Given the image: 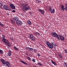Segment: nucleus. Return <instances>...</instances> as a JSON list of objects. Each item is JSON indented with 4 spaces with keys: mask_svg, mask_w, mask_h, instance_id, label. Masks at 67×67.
Returning a JSON list of instances; mask_svg holds the SVG:
<instances>
[{
    "mask_svg": "<svg viewBox=\"0 0 67 67\" xmlns=\"http://www.w3.org/2000/svg\"><path fill=\"white\" fill-rule=\"evenodd\" d=\"M28 5H29V4L27 2L23 4H22V7H23V9L25 10V11H27L29 9H30L31 7L30 6H28Z\"/></svg>",
    "mask_w": 67,
    "mask_h": 67,
    "instance_id": "f257e3e1",
    "label": "nucleus"
},
{
    "mask_svg": "<svg viewBox=\"0 0 67 67\" xmlns=\"http://www.w3.org/2000/svg\"><path fill=\"white\" fill-rule=\"evenodd\" d=\"M51 34L52 36H53V37H55L57 39L59 40H60V39L59 38V37L58 35V34H57L56 32H52L51 33Z\"/></svg>",
    "mask_w": 67,
    "mask_h": 67,
    "instance_id": "f03ea898",
    "label": "nucleus"
},
{
    "mask_svg": "<svg viewBox=\"0 0 67 67\" xmlns=\"http://www.w3.org/2000/svg\"><path fill=\"white\" fill-rule=\"evenodd\" d=\"M38 10L39 12L42 15H44V13H45V11H44V10L41 9H38Z\"/></svg>",
    "mask_w": 67,
    "mask_h": 67,
    "instance_id": "7ed1b4c3",
    "label": "nucleus"
},
{
    "mask_svg": "<svg viewBox=\"0 0 67 67\" xmlns=\"http://www.w3.org/2000/svg\"><path fill=\"white\" fill-rule=\"evenodd\" d=\"M30 36L31 40H32L33 41H35L36 39L35 38H34V36L33 35V34H31L30 35Z\"/></svg>",
    "mask_w": 67,
    "mask_h": 67,
    "instance_id": "20e7f679",
    "label": "nucleus"
},
{
    "mask_svg": "<svg viewBox=\"0 0 67 67\" xmlns=\"http://www.w3.org/2000/svg\"><path fill=\"white\" fill-rule=\"evenodd\" d=\"M3 8L5 10H9L10 9L9 8V7L7 5H4L3 6Z\"/></svg>",
    "mask_w": 67,
    "mask_h": 67,
    "instance_id": "39448f33",
    "label": "nucleus"
},
{
    "mask_svg": "<svg viewBox=\"0 0 67 67\" xmlns=\"http://www.w3.org/2000/svg\"><path fill=\"white\" fill-rule=\"evenodd\" d=\"M10 5L12 9H15V6L14 5H13V4H10Z\"/></svg>",
    "mask_w": 67,
    "mask_h": 67,
    "instance_id": "423d86ee",
    "label": "nucleus"
},
{
    "mask_svg": "<svg viewBox=\"0 0 67 67\" xmlns=\"http://www.w3.org/2000/svg\"><path fill=\"white\" fill-rule=\"evenodd\" d=\"M2 38L3 39L2 40L3 42L4 43H7L6 42H5V36L2 35Z\"/></svg>",
    "mask_w": 67,
    "mask_h": 67,
    "instance_id": "0eeeda50",
    "label": "nucleus"
},
{
    "mask_svg": "<svg viewBox=\"0 0 67 67\" xmlns=\"http://www.w3.org/2000/svg\"><path fill=\"white\" fill-rule=\"evenodd\" d=\"M16 24L18 25H22V21L20 20H17L16 21Z\"/></svg>",
    "mask_w": 67,
    "mask_h": 67,
    "instance_id": "6e6552de",
    "label": "nucleus"
},
{
    "mask_svg": "<svg viewBox=\"0 0 67 67\" xmlns=\"http://www.w3.org/2000/svg\"><path fill=\"white\" fill-rule=\"evenodd\" d=\"M59 36L60 37V39H61V40H62V41H64L65 40V37L63 36L60 35H59Z\"/></svg>",
    "mask_w": 67,
    "mask_h": 67,
    "instance_id": "1a4fd4ad",
    "label": "nucleus"
},
{
    "mask_svg": "<svg viewBox=\"0 0 67 67\" xmlns=\"http://www.w3.org/2000/svg\"><path fill=\"white\" fill-rule=\"evenodd\" d=\"M0 60L2 62L3 65H5L6 64V61H5L3 59H1Z\"/></svg>",
    "mask_w": 67,
    "mask_h": 67,
    "instance_id": "9d476101",
    "label": "nucleus"
},
{
    "mask_svg": "<svg viewBox=\"0 0 67 67\" xmlns=\"http://www.w3.org/2000/svg\"><path fill=\"white\" fill-rule=\"evenodd\" d=\"M13 20L15 23V22H16V21H17L18 20H19V18L17 17H15L13 18Z\"/></svg>",
    "mask_w": 67,
    "mask_h": 67,
    "instance_id": "9b49d317",
    "label": "nucleus"
},
{
    "mask_svg": "<svg viewBox=\"0 0 67 67\" xmlns=\"http://www.w3.org/2000/svg\"><path fill=\"white\" fill-rule=\"evenodd\" d=\"M5 64L8 67H10L11 66V65L9 63V62L7 61H6Z\"/></svg>",
    "mask_w": 67,
    "mask_h": 67,
    "instance_id": "f8f14e48",
    "label": "nucleus"
},
{
    "mask_svg": "<svg viewBox=\"0 0 67 67\" xmlns=\"http://www.w3.org/2000/svg\"><path fill=\"white\" fill-rule=\"evenodd\" d=\"M48 46L50 48H51V49H52L53 48V46L51 43H50L49 45H48Z\"/></svg>",
    "mask_w": 67,
    "mask_h": 67,
    "instance_id": "ddd939ff",
    "label": "nucleus"
},
{
    "mask_svg": "<svg viewBox=\"0 0 67 67\" xmlns=\"http://www.w3.org/2000/svg\"><path fill=\"white\" fill-rule=\"evenodd\" d=\"M61 8L62 10V11H64V5H61Z\"/></svg>",
    "mask_w": 67,
    "mask_h": 67,
    "instance_id": "4468645a",
    "label": "nucleus"
},
{
    "mask_svg": "<svg viewBox=\"0 0 67 67\" xmlns=\"http://www.w3.org/2000/svg\"><path fill=\"white\" fill-rule=\"evenodd\" d=\"M20 61L22 63H23V64H25V65H27V64L25 62H24L22 60H21Z\"/></svg>",
    "mask_w": 67,
    "mask_h": 67,
    "instance_id": "2eb2a0df",
    "label": "nucleus"
},
{
    "mask_svg": "<svg viewBox=\"0 0 67 67\" xmlns=\"http://www.w3.org/2000/svg\"><path fill=\"white\" fill-rule=\"evenodd\" d=\"M51 13H54L55 12V9H53V10H51Z\"/></svg>",
    "mask_w": 67,
    "mask_h": 67,
    "instance_id": "dca6fc26",
    "label": "nucleus"
},
{
    "mask_svg": "<svg viewBox=\"0 0 67 67\" xmlns=\"http://www.w3.org/2000/svg\"><path fill=\"white\" fill-rule=\"evenodd\" d=\"M11 51H10L9 52H8V56H10L11 55Z\"/></svg>",
    "mask_w": 67,
    "mask_h": 67,
    "instance_id": "f3484780",
    "label": "nucleus"
},
{
    "mask_svg": "<svg viewBox=\"0 0 67 67\" xmlns=\"http://www.w3.org/2000/svg\"><path fill=\"white\" fill-rule=\"evenodd\" d=\"M3 53V51L0 49V54H1V55H2Z\"/></svg>",
    "mask_w": 67,
    "mask_h": 67,
    "instance_id": "a211bd4d",
    "label": "nucleus"
},
{
    "mask_svg": "<svg viewBox=\"0 0 67 67\" xmlns=\"http://www.w3.org/2000/svg\"><path fill=\"white\" fill-rule=\"evenodd\" d=\"M14 49H15V50H16L17 51H19V49H18V48H17L16 47L14 46Z\"/></svg>",
    "mask_w": 67,
    "mask_h": 67,
    "instance_id": "6ab92c4d",
    "label": "nucleus"
},
{
    "mask_svg": "<svg viewBox=\"0 0 67 67\" xmlns=\"http://www.w3.org/2000/svg\"><path fill=\"white\" fill-rule=\"evenodd\" d=\"M52 63H53V64H54V65H56V63H55V62H54L53 60H51Z\"/></svg>",
    "mask_w": 67,
    "mask_h": 67,
    "instance_id": "aec40b11",
    "label": "nucleus"
},
{
    "mask_svg": "<svg viewBox=\"0 0 67 67\" xmlns=\"http://www.w3.org/2000/svg\"><path fill=\"white\" fill-rule=\"evenodd\" d=\"M27 23L28 24L30 25H31V24H32V23L30 21H28Z\"/></svg>",
    "mask_w": 67,
    "mask_h": 67,
    "instance_id": "412c9836",
    "label": "nucleus"
},
{
    "mask_svg": "<svg viewBox=\"0 0 67 67\" xmlns=\"http://www.w3.org/2000/svg\"><path fill=\"white\" fill-rule=\"evenodd\" d=\"M28 49L30 51H33V48H29V47H28Z\"/></svg>",
    "mask_w": 67,
    "mask_h": 67,
    "instance_id": "4be33fe9",
    "label": "nucleus"
},
{
    "mask_svg": "<svg viewBox=\"0 0 67 67\" xmlns=\"http://www.w3.org/2000/svg\"><path fill=\"white\" fill-rule=\"evenodd\" d=\"M46 43L48 46L49 45V44H50V43L48 42V41H46Z\"/></svg>",
    "mask_w": 67,
    "mask_h": 67,
    "instance_id": "5701e85b",
    "label": "nucleus"
},
{
    "mask_svg": "<svg viewBox=\"0 0 67 67\" xmlns=\"http://www.w3.org/2000/svg\"><path fill=\"white\" fill-rule=\"evenodd\" d=\"M35 33L36 35H39V36L40 35V34L38 33L37 32H35Z\"/></svg>",
    "mask_w": 67,
    "mask_h": 67,
    "instance_id": "b1692460",
    "label": "nucleus"
},
{
    "mask_svg": "<svg viewBox=\"0 0 67 67\" xmlns=\"http://www.w3.org/2000/svg\"><path fill=\"white\" fill-rule=\"evenodd\" d=\"M51 44L53 46H55V43H54V42H52L51 43Z\"/></svg>",
    "mask_w": 67,
    "mask_h": 67,
    "instance_id": "393cba45",
    "label": "nucleus"
},
{
    "mask_svg": "<svg viewBox=\"0 0 67 67\" xmlns=\"http://www.w3.org/2000/svg\"><path fill=\"white\" fill-rule=\"evenodd\" d=\"M27 58L28 60H30V61H31V58H30V57H27Z\"/></svg>",
    "mask_w": 67,
    "mask_h": 67,
    "instance_id": "a878e982",
    "label": "nucleus"
},
{
    "mask_svg": "<svg viewBox=\"0 0 67 67\" xmlns=\"http://www.w3.org/2000/svg\"><path fill=\"white\" fill-rule=\"evenodd\" d=\"M0 26H1L3 27L4 25L3 24H2V23H1V22H0Z\"/></svg>",
    "mask_w": 67,
    "mask_h": 67,
    "instance_id": "bb28decb",
    "label": "nucleus"
},
{
    "mask_svg": "<svg viewBox=\"0 0 67 67\" xmlns=\"http://www.w3.org/2000/svg\"><path fill=\"white\" fill-rule=\"evenodd\" d=\"M58 56L60 57V58H63V57H62V55L61 54H58Z\"/></svg>",
    "mask_w": 67,
    "mask_h": 67,
    "instance_id": "cd10ccee",
    "label": "nucleus"
},
{
    "mask_svg": "<svg viewBox=\"0 0 67 67\" xmlns=\"http://www.w3.org/2000/svg\"><path fill=\"white\" fill-rule=\"evenodd\" d=\"M3 4V3L2 2H1L0 3V8H2V6L3 5H2Z\"/></svg>",
    "mask_w": 67,
    "mask_h": 67,
    "instance_id": "c85d7f7f",
    "label": "nucleus"
},
{
    "mask_svg": "<svg viewBox=\"0 0 67 67\" xmlns=\"http://www.w3.org/2000/svg\"><path fill=\"white\" fill-rule=\"evenodd\" d=\"M35 1L37 2V3H40V2H41V1H40L35 0Z\"/></svg>",
    "mask_w": 67,
    "mask_h": 67,
    "instance_id": "c756f323",
    "label": "nucleus"
},
{
    "mask_svg": "<svg viewBox=\"0 0 67 67\" xmlns=\"http://www.w3.org/2000/svg\"><path fill=\"white\" fill-rule=\"evenodd\" d=\"M11 21L13 23H15V22L13 20V19H11Z\"/></svg>",
    "mask_w": 67,
    "mask_h": 67,
    "instance_id": "7c9ffc66",
    "label": "nucleus"
},
{
    "mask_svg": "<svg viewBox=\"0 0 67 67\" xmlns=\"http://www.w3.org/2000/svg\"><path fill=\"white\" fill-rule=\"evenodd\" d=\"M37 65H39V66H42V63H37Z\"/></svg>",
    "mask_w": 67,
    "mask_h": 67,
    "instance_id": "2f4dec72",
    "label": "nucleus"
},
{
    "mask_svg": "<svg viewBox=\"0 0 67 67\" xmlns=\"http://www.w3.org/2000/svg\"><path fill=\"white\" fill-rule=\"evenodd\" d=\"M52 8L51 6H50V7H49V10L50 11H51V10H52Z\"/></svg>",
    "mask_w": 67,
    "mask_h": 67,
    "instance_id": "473e14b6",
    "label": "nucleus"
},
{
    "mask_svg": "<svg viewBox=\"0 0 67 67\" xmlns=\"http://www.w3.org/2000/svg\"><path fill=\"white\" fill-rule=\"evenodd\" d=\"M64 10H65V11H67V6H66V7H65V8H64Z\"/></svg>",
    "mask_w": 67,
    "mask_h": 67,
    "instance_id": "72a5a7b5",
    "label": "nucleus"
},
{
    "mask_svg": "<svg viewBox=\"0 0 67 67\" xmlns=\"http://www.w3.org/2000/svg\"><path fill=\"white\" fill-rule=\"evenodd\" d=\"M33 51H34L35 52H37V50L36 49H34L33 50Z\"/></svg>",
    "mask_w": 67,
    "mask_h": 67,
    "instance_id": "f704fd0d",
    "label": "nucleus"
},
{
    "mask_svg": "<svg viewBox=\"0 0 67 67\" xmlns=\"http://www.w3.org/2000/svg\"><path fill=\"white\" fill-rule=\"evenodd\" d=\"M5 42H7V43H8V42H9V41L7 40L6 39H5Z\"/></svg>",
    "mask_w": 67,
    "mask_h": 67,
    "instance_id": "c9c22d12",
    "label": "nucleus"
},
{
    "mask_svg": "<svg viewBox=\"0 0 67 67\" xmlns=\"http://www.w3.org/2000/svg\"><path fill=\"white\" fill-rule=\"evenodd\" d=\"M32 62H34V63H35V59H32Z\"/></svg>",
    "mask_w": 67,
    "mask_h": 67,
    "instance_id": "e433bc0d",
    "label": "nucleus"
},
{
    "mask_svg": "<svg viewBox=\"0 0 67 67\" xmlns=\"http://www.w3.org/2000/svg\"><path fill=\"white\" fill-rule=\"evenodd\" d=\"M12 12H13V13H14V12H15V10H13L12 11Z\"/></svg>",
    "mask_w": 67,
    "mask_h": 67,
    "instance_id": "4c0bfd02",
    "label": "nucleus"
},
{
    "mask_svg": "<svg viewBox=\"0 0 67 67\" xmlns=\"http://www.w3.org/2000/svg\"><path fill=\"white\" fill-rule=\"evenodd\" d=\"M65 51V52L67 54V49H65L64 50Z\"/></svg>",
    "mask_w": 67,
    "mask_h": 67,
    "instance_id": "58836bf2",
    "label": "nucleus"
},
{
    "mask_svg": "<svg viewBox=\"0 0 67 67\" xmlns=\"http://www.w3.org/2000/svg\"><path fill=\"white\" fill-rule=\"evenodd\" d=\"M64 64H65V66H66V67H67V63H64Z\"/></svg>",
    "mask_w": 67,
    "mask_h": 67,
    "instance_id": "ea45409f",
    "label": "nucleus"
},
{
    "mask_svg": "<svg viewBox=\"0 0 67 67\" xmlns=\"http://www.w3.org/2000/svg\"><path fill=\"white\" fill-rule=\"evenodd\" d=\"M10 39L12 40V41L13 40V39L12 38V37H10Z\"/></svg>",
    "mask_w": 67,
    "mask_h": 67,
    "instance_id": "a19ab883",
    "label": "nucleus"
},
{
    "mask_svg": "<svg viewBox=\"0 0 67 67\" xmlns=\"http://www.w3.org/2000/svg\"><path fill=\"white\" fill-rule=\"evenodd\" d=\"M56 46H57V45L54 44V46H53V47H56Z\"/></svg>",
    "mask_w": 67,
    "mask_h": 67,
    "instance_id": "79ce46f5",
    "label": "nucleus"
},
{
    "mask_svg": "<svg viewBox=\"0 0 67 67\" xmlns=\"http://www.w3.org/2000/svg\"><path fill=\"white\" fill-rule=\"evenodd\" d=\"M37 55L38 56H41V54H37Z\"/></svg>",
    "mask_w": 67,
    "mask_h": 67,
    "instance_id": "37998d69",
    "label": "nucleus"
},
{
    "mask_svg": "<svg viewBox=\"0 0 67 67\" xmlns=\"http://www.w3.org/2000/svg\"><path fill=\"white\" fill-rule=\"evenodd\" d=\"M6 43H5V44H7V45H8L9 44V43H8V42H6Z\"/></svg>",
    "mask_w": 67,
    "mask_h": 67,
    "instance_id": "c03bdc74",
    "label": "nucleus"
},
{
    "mask_svg": "<svg viewBox=\"0 0 67 67\" xmlns=\"http://www.w3.org/2000/svg\"><path fill=\"white\" fill-rule=\"evenodd\" d=\"M9 47H10V44H8V45H7Z\"/></svg>",
    "mask_w": 67,
    "mask_h": 67,
    "instance_id": "a18cd8bd",
    "label": "nucleus"
},
{
    "mask_svg": "<svg viewBox=\"0 0 67 67\" xmlns=\"http://www.w3.org/2000/svg\"><path fill=\"white\" fill-rule=\"evenodd\" d=\"M65 5L67 7V3H65Z\"/></svg>",
    "mask_w": 67,
    "mask_h": 67,
    "instance_id": "49530a36",
    "label": "nucleus"
},
{
    "mask_svg": "<svg viewBox=\"0 0 67 67\" xmlns=\"http://www.w3.org/2000/svg\"><path fill=\"white\" fill-rule=\"evenodd\" d=\"M34 67H37V66L36 65H35L34 66Z\"/></svg>",
    "mask_w": 67,
    "mask_h": 67,
    "instance_id": "de8ad7c7",
    "label": "nucleus"
},
{
    "mask_svg": "<svg viewBox=\"0 0 67 67\" xmlns=\"http://www.w3.org/2000/svg\"><path fill=\"white\" fill-rule=\"evenodd\" d=\"M7 15H9V13H7Z\"/></svg>",
    "mask_w": 67,
    "mask_h": 67,
    "instance_id": "09e8293b",
    "label": "nucleus"
},
{
    "mask_svg": "<svg viewBox=\"0 0 67 67\" xmlns=\"http://www.w3.org/2000/svg\"><path fill=\"white\" fill-rule=\"evenodd\" d=\"M13 31H14V29H13Z\"/></svg>",
    "mask_w": 67,
    "mask_h": 67,
    "instance_id": "8fccbe9b",
    "label": "nucleus"
},
{
    "mask_svg": "<svg viewBox=\"0 0 67 67\" xmlns=\"http://www.w3.org/2000/svg\"><path fill=\"white\" fill-rule=\"evenodd\" d=\"M0 39H1V38H0Z\"/></svg>",
    "mask_w": 67,
    "mask_h": 67,
    "instance_id": "3c124183",
    "label": "nucleus"
}]
</instances>
